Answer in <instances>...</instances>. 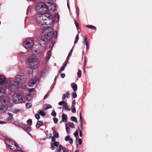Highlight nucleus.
Wrapping results in <instances>:
<instances>
[{"instance_id":"1","label":"nucleus","mask_w":152,"mask_h":152,"mask_svg":"<svg viewBox=\"0 0 152 152\" xmlns=\"http://www.w3.org/2000/svg\"><path fill=\"white\" fill-rule=\"evenodd\" d=\"M43 34L45 38L48 40L57 37V33L56 31H54L51 27L46 28L44 31Z\"/></svg>"},{"instance_id":"2","label":"nucleus","mask_w":152,"mask_h":152,"mask_svg":"<svg viewBox=\"0 0 152 152\" xmlns=\"http://www.w3.org/2000/svg\"><path fill=\"white\" fill-rule=\"evenodd\" d=\"M5 86L10 91H14L19 88V85L15 81L12 80L8 81L5 84Z\"/></svg>"},{"instance_id":"3","label":"nucleus","mask_w":152,"mask_h":152,"mask_svg":"<svg viewBox=\"0 0 152 152\" xmlns=\"http://www.w3.org/2000/svg\"><path fill=\"white\" fill-rule=\"evenodd\" d=\"M36 10L40 14H42L48 12L47 5L43 3H38L36 7Z\"/></svg>"},{"instance_id":"4","label":"nucleus","mask_w":152,"mask_h":152,"mask_svg":"<svg viewBox=\"0 0 152 152\" xmlns=\"http://www.w3.org/2000/svg\"><path fill=\"white\" fill-rule=\"evenodd\" d=\"M45 25H51L54 22L53 15V14H50L48 12L44 14Z\"/></svg>"},{"instance_id":"5","label":"nucleus","mask_w":152,"mask_h":152,"mask_svg":"<svg viewBox=\"0 0 152 152\" xmlns=\"http://www.w3.org/2000/svg\"><path fill=\"white\" fill-rule=\"evenodd\" d=\"M26 80L25 76L24 74L20 72L18 73L15 77V81L19 84H23Z\"/></svg>"},{"instance_id":"6","label":"nucleus","mask_w":152,"mask_h":152,"mask_svg":"<svg viewBox=\"0 0 152 152\" xmlns=\"http://www.w3.org/2000/svg\"><path fill=\"white\" fill-rule=\"evenodd\" d=\"M27 62L28 66L32 68L37 66L39 63L38 60L36 57L29 58Z\"/></svg>"},{"instance_id":"7","label":"nucleus","mask_w":152,"mask_h":152,"mask_svg":"<svg viewBox=\"0 0 152 152\" xmlns=\"http://www.w3.org/2000/svg\"><path fill=\"white\" fill-rule=\"evenodd\" d=\"M13 102L15 104L21 103L23 102L22 96L18 93H15L12 96Z\"/></svg>"},{"instance_id":"8","label":"nucleus","mask_w":152,"mask_h":152,"mask_svg":"<svg viewBox=\"0 0 152 152\" xmlns=\"http://www.w3.org/2000/svg\"><path fill=\"white\" fill-rule=\"evenodd\" d=\"M6 142L10 148L13 151L16 150L19 148L18 145L11 140H6Z\"/></svg>"},{"instance_id":"9","label":"nucleus","mask_w":152,"mask_h":152,"mask_svg":"<svg viewBox=\"0 0 152 152\" xmlns=\"http://www.w3.org/2000/svg\"><path fill=\"white\" fill-rule=\"evenodd\" d=\"M46 4L48 7V12L50 14H53V13L56 9V4L53 3H51L49 1H47Z\"/></svg>"},{"instance_id":"10","label":"nucleus","mask_w":152,"mask_h":152,"mask_svg":"<svg viewBox=\"0 0 152 152\" xmlns=\"http://www.w3.org/2000/svg\"><path fill=\"white\" fill-rule=\"evenodd\" d=\"M33 45V40L32 39H27L23 43V46L27 49H31Z\"/></svg>"},{"instance_id":"11","label":"nucleus","mask_w":152,"mask_h":152,"mask_svg":"<svg viewBox=\"0 0 152 152\" xmlns=\"http://www.w3.org/2000/svg\"><path fill=\"white\" fill-rule=\"evenodd\" d=\"M44 14L39 15L37 16L36 18V21L37 24L39 26L45 25V21Z\"/></svg>"},{"instance_id":"12","label":"nucleus","mask_w":152,"mask_h":152,"mask_svg":"<svg viewBox=\"0 0 152 152\" xmlns=\"http://www.w3.org/2000/svg\"><path fill=\"white\" fill-rule=\"evenodd\" d=\"M8 108L7 103L6 100L2 99L0 101V110H7Z\"/></svg>"},{"instance_id":"13","label":"nucleus","mask_w":152,"mask_h":152,"mask_svg":"<svg viewBox=\"0 0 152 152\" xmlns=\"http://www.w3.org/2000/svg\"><path fill=\"white\" fill-rule=\"evenodd\" d=\"M39 43V45L44 47L46 44L47 42L45 38L40 37L38 39Z\"/></svg>"},{"instance_id":"14","label":"nucleus","mask_w":152,"mask_h":152,"mask_svg":"<svg viewBox=\"0 0 152 152\" xmlns=\"http://www.w3.org/2000/svg\"><path fill=\"white\" fill-rule=\"evenodd\" d=\"M38 81V78L37 77H34L31 79L28 83V86L30 87H32L34 86Z\"/></svg>"},{"instance_id":"15","label":"nucleus","mask_w":152,"mask_h":152,"mask_svg":"<svg viewBox=\"0 0 152 152\" xmlns=\"http://www.w3.org/2000/svg\"><path fill=\"white\" fill-rule=\"evenodd\" d=\"M6 82V79L3 75H0V85L4 84Z\"/></svg>"},{"instance_id":"16","label":"nucleus","mask_w":152,"mask_h":152,"mask_svg":"<svg viewBox=\"0 0 152 152\" xmlns=\"http://www.w3.org/2000/svg\"><path fill=\"white\" fill-rule=\"evenodd\" d=\"M5 89L2 87H0V97L4 96L5 95Z\"/></svg>"},{"instance_id":"17","label":"nucleus","mask_w":152,"mask_h":152,"mask_svg":"<svg viewBox=\"0 0 152 152\" xmlns=\"http://www.w3.org/2000/svg\"><path fill=\"white\" fill-rule=\"evenodd\" d=\"M52 107V106L49 104H44L43 105V109L46 110Z\"/></svg>"},{"instance_id":"18","label":"nucleus","mask_w":152,"mask_h":152,"mask_svg":"<svg viewBox=\"0 0 152 152\" xmlns=\"http://www.w3.org/2000/svg\"><path fill=\"white\" fill-rule=\"evenodd\" d=\"M71 86L74 91H75L77 90V86L76 83H72L71 84Z\"/></svg>"},{"instance_id":"19","label":"nucleus","mask_w":152,"mask_h":152,"mask_svg":"<svg viewBox=\"0 0 152 152\" xmlns=\"http://www.w3.org/2000/svg\"><path fill=\"white\" fill-rule=\"evenodd\" d=\"M20 111V109H17L13 108L10 110V111L14 113L17 114Z\"/></svg>"},{"instance_id":"20","label":"nucleus","mask_w":152,"mask_h":152,"mask_svg":"<svg viewBox=\"0 0 152 152\" xmlns=\"http://www.w3.org/2000/svg\"><path fill=\"white\" fill-rule=\"evenodd\" d=\"M62 120L63 122H66L67 121V116L64 114H63L62 115Z\"/></svg>"},{"instance_id":"21","label":"nucleus","mask_w":152,"mask_h":152,"mask_svg":"<svg viewBox=\"0 0 152 152\" xmlns=\"http://www.w3.org/2000/svg\"><path fill=\"white\" fill-rule=\"evenodd\" d=\"M24 130L27 132H30L31 130V129L30 127H28L27 125H25L24 126Z\"/></svg>"},{"instance_id":"22","label":"nucleus","mask_w":152,"mask_h":152,"mask_svg":"<svg viewBox=\"0 0 152 152\" xmlns=\"http://www.w3.org/2000/svg\"><path fill=\"white\" fill-rule=\"evenodd\" d=\"M51 56V52L50 51H48L46 56V58L47 60L50 59Z\"/></svg>"},{"instance_id":"23","label":"nucleus","mask_w":152,"mask_h":152,"mask_svg":"<svg viewBox=\"0 0 152 152\" xmlns=\"http://www.w3.org/2000/svg\"><path fill=\"white\" fill-rule=\"evenodd\" d=\"M9 117L7 118V119L9 120H11L13 118V115L12 113H7Z\"/></svg>"},{"instance_id":"24","label":"nucleus","mask_w":152,"mask_h":152,"mask_svg":"<svg viewBox=\"0 0 152 152\" xmlns=\"http://www.w3.org/2000/svg\"><path fill=\"white\" fill-rule=\"evenodd\" d=\"M37 113L42 116H44L45 115V112L44 111L40 110H38Z\"/></svg>"},{"instance_id":"25","label":"nucleus","mask_w":152,"mask_h":152,"mask_svg":"<svg viewBox=\"0 0 152 152\" xmlns=\"http://www.w3.org/2000/svg\"><path fill=\"white\" fill-rule=\"evenodd\" d=\"M70 120L71 121H74L76 123L78 122L77 118L74 116H72L70 118Z\"/></svg>"},{"instance_id":"26","label":"nucleus","mask_w":152,"mask_h":152,"mask_svg":"<svg viewBox=\"0 0 152 152\" xmlns=\"http://www.w3.org/2000/svg\"><path fill=\"white\" fill-rule=\"evenodd\" d=\"M42 122L41 121H38L36 125L37 127H39L42 124Z\"/></svg>"},{"instance_id":"27","label":"nucleus","mask_w":152,"mask_h":152,"mask_svg":"<svg viewBox=\"0 0 152 152\" xmlns=\"http://www.w3.org/2000/svg\"><path fill=\"white\" fill-rule=\"evenodd\" d=\"M49 67H46L42 71L45 73L48 74L49 72Z\"/></svg>"},{"instance_id":"28","label":"nucleus","mask_w":152,"mask_h":152,"mask_svg":"<svg viewBox=\"0 0 152 152\" xmlns=\"http://www.w3.org/2000/svg\"><path fill=\"white\" fill-rule=\"evenodd\" d=\"M53 136L56 137V138H57L59 137V134L58 133L55 131H54V132H53Z\"/></svg>"},{"instance_id":"29","label":"nucleus","mask_w":152,"mask_h":152,"mask_svg":"<svg viewBox=\"0 0 152 152\" xmlns=\"http://www.w3.org/2000/svg\"><path fill=\"white\" fill-rule=\"evenodd\" d=\"M32 104L30 103H27L26 104V106L28 109H29L32 107Z\"/></svg>"},{"instance_id":"30","label":"nucleus","mask_w":152,"mask_h":152,"mask_svg":"<svg viewBox=\"0 0 152 152\" xmlns=\"http://www.w3.org/2000/svg\"><path fill=\"white\" fill-rule=\"evenodd\" d=\"M54 18L56 21H58L59 20V16L58 14H56L54 15Z\"/></svg>"},{"instance_id":"31","label":"nucleus","mask_w":152,"mask_h":152,"mask_svg":"<svg viewBox=\"0 0 152 152\" xmlns=\"http://www.w3.org/2000/svg\"><path fill=\"white\" fill-rule=\"evenodd\" d=\"M86 27L88 28H90L92 29H96V27L95 26L92 25H90L89 26L87 25Z\"/></svg>"},{"instance_id":"32","label":"nucleus","mask_w":152,"mask_h":152,"mask_svg":"<svg viewBox=\"0 0 152 152\" xmlns=\"http://www.w3.org/2000/svg\"><path fill=\"white\" fill-rule=\"evenodd\" d=\"M82 72L80 70H79L77 72V76L79 78H80L81 77Z\"/></svg>"},{"instance_id":"33","label":"nucleus","mask_w":152,"mask_h":152,"mask_svg":"<svg viewBox=\"0 0 152 152\" xmlns=\"http://www.w3.org/2000/svg\"><path fill=\"white\" fill-rule=\"evenodd\" d=\"M64 148L63 147V146L61 145H59V149L58 150H57V152H61V149H62L63 150Z\"/></svg>"},{"instance_id":"34","label":"nucleus","mask_w":152,"mask_h":152,"mask_svg":"<svg viewBox=\"0 0 152 152\" xmlns=\"http://www.w3.org/2000/svg\"><path fill=\"white\" fill-rule=\"evenodd\" d=\"M66 132L69 133V130H70V128L69 126H67V124H66Z\"/></svg>"},{"instance_id":"35","label":"nucleus","mask_w":152,"mask_h":152,"mask_svg":"<svg viewBox=\"0 0 152 152\" xmlns=\"http://www.w3.org/2000/svg\"><path fill=\"white\" fill-rule=\"evenodd\" d=\"M78 132L77 131H76L74 133V135L75 137H76V140L77 139V138H78Z\"/></svg>"},{"instance_id":"36","label":"nucleus","mask_w":152,"mask_h":152,"mask_svg":"<svg viewBox=\"0 0 152 152\" xmlns=\"http://www.w3.org/2000/svg\"><path fill=\"white\" fill-rule=\"evenodd\" d=\"M66 67V65H64L63 66L61 69H60L59 71L60 72H61L63 71L65 69V68Z\"/></svg>"},{"instance_id":"37","label":"nucleus","mask_w":152,"mask_h":152,"mask_svg":"<svg viewBox=\"0 0 152 152\" xmlns=\"http://www.w3.org/2000/svg\"><path fill=\"white\" fill-rule=\"evenodd\" d=\"M27 124L29 126H31L32 124V121L31 119H29L27 121Z\"/></svg>"},{"instance_id":"38","label":"nucleus","mask_w":152,"mask_h":152,"mask_svg":"<svg viewBox=\"0 0 152 152\" xmlns=\"http://www.w3.org/2000/svg\"><path fill=\"white\" fill-rule=\"evenodd\" d=\"M79 35L78 34H77L76 37H75V42H74V43H77V42L78 41V39H79Z\"/></svg>"},{"instance_id":"39","label":"nucleus","mask_w":152,"mask_h":152,"mask_svg":"<svg viewBox=\"0 0 152 152\" xmlns=\"http://www.w3.org/2000/svg\"><path fill=\"white\" fill-rule=\"evenodd\" d=\"M31 8L28 7L27 9V15H28L31 12Z\"/></svg>"},{"instance_id":"40","label":"nucleus","mask_w":152,"mask_h":152,"mask_svg":"<svg viewBox=\"0 0 152 152\" xmlns=\"http://www.w3.org/2000/svg\"><path fill=\"white\" fill-rule=\"evenodd\" d=\"M69 126L72 128H75V125L73 123H69Z\"/></svg>"},{"instance_id":"41","label":"nucleus","mask_w":152,"mask_h":152,"mask_svg":"<svg viewBox=\"0 0 152 152\" xmlns=\"http://www.w3.org/2000/svg\"><path fill=\"white\" fill-rule=\"evenodd\" d=\"M70 137L69 136H66L65 138V140L66 141H69V140L70 139Z\"/></svg>"},{"instance_id":"42","label":"nucleus","mask_w":152,"mask_h":152,"mask_svg":"<svg viewBox=\"0 0 152 152\" xmlns=\"http://www.w3.org/2000/svg\"><path fill=\"white\" fill-rule=\"evenodd\" d=\"M51 115L54 117L56 115V113L55 111H53L51 113Z\"/></svg>"},{"instance_id":"43","label":"nucleus","mask_w":152,"mask_h":152,"mask_svg":"<svg viewBox=\"0 0 152 152\" xmlns=\"http://www.w3.org/2000/svg\"><path fill=\"white\" fill-rule=\"evenodd\" d=\"M35 118L37 120L40 119V116L39 114H37L35 115Z\"/></svg>"},{"instance_id":"44","label":"nucleus","mask_w":152,"mask_h":152,"mask_svg":"<svg viewBox=\"0 0 152 152\" xmlns=\"http://www.w3.org/2000/svg\"><path fill=\"white\" fill-rule=\"evenodd\" d=\"M47 74V73H45L43 72L42 71L41 74V77H44Z\"/></svg>"},{"instance_id":"45","label":"nucleus","mask_w":152,"mask_h":152,"mask_svg":"<svg viewBox=\"0 0 152 152\" xmlns=\"http://www.w3.org/2000/svg\"><path fill=\"white\" fill-rule=\"evenodd\" d=\"M73 97L74 98H76L77 96V95L76 92L75 91L72 93Z\"/></svg>"},{"instance_id":"46","label":"nucleus","mask_w":152,"mask_h":152,"mask_svg":"<svg viewBox=\"0 0 152 152\" xmlns=\"http://www.w3.org/2000/svg\"><path fill=\"white\" fill-rule=\"evenodd\" d=\"M53 120L54 123L55 124H56L57 123V122L58 121V119L57 118H56V117H54L53 119Z\"/></svg>"},{"instance_id":"47","label":"nucleus","mask_w":152,"mask_h":152,"mask_svg":"<svg viewBox=\"0 0 152 152\" xmlns=\"http://www.w3.org/2000/svg\"><path fill=\"white\" fill-rule=\"evenodd\" d=\"M26 98L28 101H30L32 99V96H26Z\"/></svg>"},{"instance_id":"48","label":"nucleus","mask_w":152,"mask_h":152,"mask_svg":"<svg viewBox=\"0 0 152 152\" xmlns=\"http://www.w3.org/2000/svg\"><path fill=\"white\" fill-rule=\"evenodd\" d=\"M80 123H83V119L81 116V113L80 112Z\"/></svg>"},{"instance_id":"49","label":"nucleus","mask_w":152,"mask_h":152,"mask_svg":"<svg viewBox=\"0 0 152 152\" xmlns=\"http://www.w3.org/2000/svg\"><path fill=\"white\" fill-rule=\"evenodd\" d=\"M75 24L76 25V26L77 28V29H78L79 28V25L77 21L75 20Z\"/></svg>"},{"instance_id":"50","label":"nucleus","mask_w":152,"mask_h":152,"mask_svg":"<svg viewBox=\"0 0 152 152\" xmlns=\"http://www.w3.org/2000/svg\"><path fill=\"white\" fill-rule=\"evenodd\" d=\"M64 102H65L64 101H62L59 102L58 103V104L59 105H62V104H63L64 103Z\"/></svg>"},{"instance_id":"51","label":"nucleus","mask_w":152,"mask_h":152,"mask_svg":"<svg viewBox=\"0 0 152 152\" xmlns=\"http://www.w3.org/2000/svg\"><path fill=\"white\" fill-rule=\"evenodd\" d=\"M51 148L52 150H54L55 149L54 145L52 143H51Z\"/></svg>"},{"instance_id":"52","label":"nucleus","mask_w":152,"mask_h":152,"mask_svg":"<svg viewBox=\"0 0 152 152\" xmlns=\"http://www.w3.org/2000/svg\"><path fill=\"white\" fill-rule=\"evenodd\" d=\"M59 145V143L58 142H56L54 143V145L55 146H57Z\"/></svg>"},{"instance_id":"53","label":"nucleus","mask_w":152,"mask_h":152,"mask_svg":"<svg viewBox=\"0 0 152 152\" xmlns=\"http://www.w3.org/2000/svg\"><path fill=\"white\" fill-rule=\"evenodd\" d=\"M69 94H70V93H69V91H67L66 92V97L68 98H69V97H70V95H69Z\"/></svg>"},{"instance_id":"54","label":"nucleus","mask_w":152,"mask_h":152,"mask_svg":"<svg viewBox=\"0 0 152 152\" xmlns=\"http://www.w3.org/2000/svg\"><path fill=\"white\" fill-rule=\"evenodd\" d=\"M84 41L83 42V43L85 44V43H86V42H88V41H87V38L86 37H84Z\"/></svg>"},{"instance_id":"55","label":"nucleus","mask_w":152,"mask_h":152,"mask_svg":"<svg viewBox=\"0 0 152 152\" xmlns=\"http://www.w3.org/2000/svg\"><path fill=\"white\" fill-rule=\"evenodd\" d=\"M72 112L73 113H75L76 112L75 108H72Z\"/></svg>"},{"instance_id":"56","label":"nucleus","mask_w":152,"mask_h":152,"mask_svg":"<svg viewBox=\"0 0 152 152\" xmlns=\"http://www.w3.org/2000/svg\"><path fill=\"white\" fill-rule=\"evenodd\" d=\"M66 97V95L65 94H64L62 95V99L63 100H64Z\"/></svg>"},{"instance_id":"57","label":"nucleus","mask_w":152,"mask_h":152,"mask_svg":"<svg viewBox=\"0 0 152 152\" xmlns=\"http://www.w3.org/2000/svg\"><path fill=\"white\" fill-rule=\"evenodd\" d=\"M34 90V88H30L28 90V91L30 92H31L33 91Z\"/></svg>"},{"instance_id":"58","label":"nucleus","mask_w":152,"mask_h":152,"mask_svg":"<svg viewBox=\"0 0 152 152\" xmlns=\"http://www.w3.org/2000/svg\"><path fill=\"white\" fill-rule=\"evenodd\" d=\"M52 137V134L51 133H49V134L47 135V137L48 138L50 139Z\"/></svg>"},{"instance_id":"59","label":"nucleus","mask_w":152,"mask_h":152,"mask_svg":"<svg viewBox=\"0 0 152 152\" xmlns=\"http://www.w3.org/2000/svg\"><path fill=\"white\" fill-rule=\"evenodd\" d=\"M72 50H71L68 54V56L67 58H67L69 57L70 56L71 54L72 53Z\"/></svg>"},{"instance_id":"60","label":"nucleus","mask_w":152,"mask_h":152,"mask_svg":"<svg viewBox=\"0 0 152 152\" xmlns=\"http://www.w3.org/2000/svg\"><path fill=\"white\" fill-rule=\"evenodd\" d=\"M67 106V104L66 102H64V104H63V107L64 108H65Z\"/></svg>"},{"instance_id":"61","label":"nucleus","mask_w":152,"mask_h":152,"mask_svg":"<svg viewBox=\"0 0 152 152\" xmlns=\"http://www.w3.org/2000/svg\"><path fill=\"white\" fill-rule=\"evenodd\" d=\"M69 143L70 144H72L73 143V140L72 138H70L69 139Z\"/></svg>"},{"instance_id":"62","label":"nucleus","mask_w":152,"mask_h":152,"mask_svg":"<svg viewBox=\"0 0 152 152\" xmlns=\"http://www.w3.org/2000/svg\"><path fill=\"white\" fill-rule=\"evenodd\" d=\"M65 109L68 111H70V109L69 107V106H67L65 108Z\"/></svg>"},{"instance_id":"63","label":"nucleus","mask_w":152,"mask_h":152,"mask_svg":"<svg viewBox=\"0 0 152 152\" xmlns=\"http://www.w3.org/2000/svg\"><path fill=\"white\" fill-rule=\"evenodd\" d=\"M61 75L62 78H64L65 77V75L64 73H62L61 74Z\"/></svg>"},{"instance_id":"64","label":"nucleus","mask_w":152,"mask_h":152,"mask_svg":"<svg viewBox=\"0 0 152 152\" xmlns=\"http://www.w3.org/2000/svg\"><path fill=\"white\" fill-rule=\"evenodd\" d=\"M6 124V122L5 121H0V124Z\"/></svg>"}]
</instances>
